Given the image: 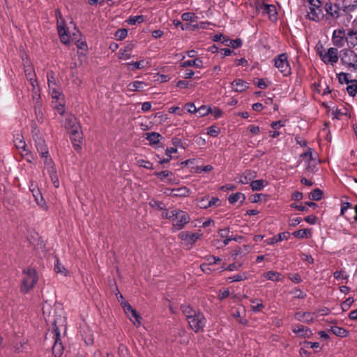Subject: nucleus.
<instances>
[{"mask_svg": "<svg viewBox=\"0 0 357 357\" xmlns=\"http://www.w3.org/2000/svg\"><path fill=\"white\" fill-rule=\"evenodd\" d=\"M38 281V276L35 269L27 268L23 271V279L21 284V291L28 293Z\"/></svg>", "mask_w": 357, "mask_h": 357, "instance_id": "obj_1", "label": "nucleus"}, {"mask_svg": "<svg viewBox=\"0 0 357 357\" xmlns=\"http://www.w3.org/2000/svg\"><path fill=\"white\" fill-rule=\"evenodd\" d=\"M190 220V215L187 212L180 209L174 208V218L172 219V231L182 229Z\"/></svg>", "mask_w": 357, "mask_h": 357, "instance_id": "obj_2", "label": "nucleus"}, {"mask_svg": "<svg viewBox=\"0 0 357 357\" xmlns=\"http://www.w3.org/2000/svg\"><path fill=\"white\" fill-rule=\"evenodd\" d=\"M190 328L195 333L204 331L206 324V319L202 312H198L193 317H190L187 320Z\"/></svg>", "mask_w": 357, "mask_h": 357, "instance_id": "obj_3", "label": "nucleus"}, {"mask_svg": "<svg viewBox=\"0 0 357 357\" xmlns=\"http://www.w3.org/2000/svg\"><path fill=\"white\" fill-rule=\"evenodd\" d=\"M340 57L343 65L357 71V54L354 51L344 49L341 51Z\"/></svg>", "mask_w": 357, "mask_h": 357, "instance_id": "obj_4", "label": "nucleus"}, {"mask_svg": "<svg viewBox=\"0 0 357 357\" xmlns=\"http://www.w3.org/2000/svg\"><path fill=\"white\" fill-rule=\"evenodd\" d=\"M286 54H281L275 58V66L280 70L284 76H288L291 74V68L287 60Z\"/></svg>", "mask_w": 357, "mask_h": 357, "instance_id": "obj_5", "label": "nucleus"}, {"mask_svg": "<svg viewBox=\"0 0 357 357\" xmlns=\"http://www.w3.org/2000/svg\"><path fill=\"white\" fill-rule=\"evenodd\" d=\"M121 306L125 312V313L128 315L130 320L133 323V324L139 327L141 326V317L137 312V311L132 308V307L126 301L121 302Z\"/></svg>", "mask_w": 357, "mask_h": 357, "instance_id": "obj_6", "label": "nucleus"}, {"mask_svg": "<svg viewBox=\"0 0 357 357\" xmlns=\"http://www.w3.org/2000/svg\"><path fill=\"white\" fill-rule=\"evenodd\" d=\"M202 236V233L201 232L192 233L188 231H183L178 235V237L183 241L185 245H190V247H192Z\"/></svg>", "mask_w": 357, "mask_h": 357, "instance_id": "obj_7", "label": "nucleus"}, {"mask_svg": "<svg viewBox=\"0 0 357 357\" xmlns=\"http://www.w3.org/2000/svg\"><path fill=\"white\" fill-rule=\"evenodd\" d=\"M319 54L322 61L326 64H334L338 61L337 50L334 47L328 49L327 52L324 53L323 52H319Z\"/></svg>", "mask_w": 357, "mask_h": 357, "instance_id": "obj_8", "label": "nucleus"}, {"mask_svg": "<svg viewBox=\"0 0 357 357\" xmlns=\"http://www.w3.org/2000/svg\"><path fill=\"white\" fill-rule=\"evenodd\" d=\"M257 9L258 11L261 12L263 15H268L271 20H276L277 12L275 6L259 3L257 6Z\"/></svg>", "mask_w": 357, "mask_h": 357, "instance_id": "obj_9", "label": "nucleus"}, {"mask_svg": "<svg viewBox=\"0 0 357 357\" xmlns=\"http://www.w3.org/2000/svg\"><path fill=\"white\" fill-rule=\"evenodd\" d=\"M33 139L35 142V146L40 155L48 154V149L44 139L37 131H33Z\"/></svg>", "mask_w": 357, "mask_h": 357, "instance_id": "obj_10", "label": "nucleus"}, {"mask_svg": "<svg viewBox=\"0 0 357 357\" xmlns=\"http://www.w3.org/2000/svg\"><path fill=\"white\" fill-rule=\"evenodd\" d=\"M14 143L15 147L21 151V153L23 155L27 156L26 160L31 162V158H32L31 153L26 150V144L24 139V137L20 135H17V136L14 139Z\"/></svg>", "mask_w": 357, "mask_h": 357, "instance_id": "obj_11", "label": "nucleus"}, {"mask_svg": "<svg viewBox=\"0 0 357 357\" xmlns=\"http://www.w3.org/2000/svg\"><path fill=\"white\" fill-rule=\"evenodd\" d=\"M54 344L52 347V354L54 357H61L63 351V346L60 342V333L59 329L56 328L54 329Z\"/></svg>", "mask_w": 357, "mask_h": 357, "instance_id": "obj_12", "label": "nucleus"}, {"mask_svg": "<svg viewBox=\"0 0 357 357\" xmlns=\"http://www.w3.org/2000/svg\"><path fill=\"white\" fill-rule=\"evenodd\" d=\"M24 73L27 77V79L29 80L30 84L32 86V90L35 96H38V98H40V94L38 93V90L36 89L37 82L35 79V73L33 70V68L31 66H25L24 68Z\"/></svg>", "mask_w": 357, "mask_h": 357, "instance_id": "obj_13", "label": "nucleus"}, {"mask_svg": "<svg viewBox=\"0 0 357 357\" xmlns=\"http://www.w3.org/2000/svg\"><path fill=\"white\" fill-rule=\"evenodd\" d=\"M292 331L298 337L302 338H310L312 335L311 330L302 325H294L292 326Z\"/></svg>", "mask_w": 357, "mask_h": 357, "instance_id": "obj_14", "label": "nucleus"}, {"mask_svg": "<svg viewBox=\"0 0 357 357\" xmlns=\"http://www.w3.org/2000/svg\"><path fill=\"white\" fill-rule=\"evenodd\" d=\"M346 36L344 29L335 30L333 33L332 41L333 44L337 47H342L344 46V38Z\"/></svg>", "mask_w": 357, "mask_h": 357, "instance_id": "obj_15", "label": "nucleus"}, {"mask_svg": "<svg viewBox=\"0 0 357 357\" xmlns=\"http://www.w3.org/2000/svg\"><path fill=\"white\" fill-rule=\"evenodd\" d=\"M64 126H65V128L68 131V132L74 130L75 129H78L80 127L76 118L73 115H71V114H68L66 116Z\"/></svg>", "mask_w": 357, "mask_h": 357, "instance_id": "obj_16", "label": "nucleus"}, {"mask_svg": "<svg viewBox=\"0 0 357 357\" xmlns=\"http://www.w3.org/2000/svg\"><path fill=\"white\" fill-rule=\"evenodd\" d=\"M257 177V173L255 171L248 169L245 170L238 176V182L242 184H248L252 181V179Z\"/></svg>", "mask_w": 357, "mask_h": 357, "instance_id": "obj_17", "label": "nucleus"}, {"mask_svg": "<svg viewBox=\"0 0 357 357\" xmlns=\"http://www.w3.org/2000/svg\"><path fill=\"white\" fill-rule=\"evenodd\" d=\"M294 317L296 320L306 324H310L314 321V314L307 312H296Z\"/></svg>", "mask_w": 357, "mask_h": 357, "instance_id": "obj_18", "label": "nucleus"}, {"mask_svg": "<svg viewBox=\"0 0 357 357\" xmlns=\"http://www.w3.org/2000/svg\"><path fill=\"white\" fill-rule=\"evenodd\" d=\"M301 157L303 158V159L306 160V162L307 163L306 165V169L308 171H310V172L317 171L316 167L314 165H313L312 167L310 165L311 162H314V160L313 156H312V149L311 148H308L306 152H305L301 155Z\"/></svg>", "mask_w": 357, "mask_h": 357, "instance_id": "obj_19", "label": "nucleus"}, {"mask_svg": "<svg viewBox=\"0 0 357 357\" xmlns=\"http://www.w3.org/2000/svg\"><path fill=\"white\" fill-rule=\"evenodd\" d=\"M232 89L236 92L245 91L249 86V84L243 79H236L231 82Z\"/></svg>", "mask_w": 357, "mask_h": 357, "instance_id": "obj_20", "label": "nucleus"}, {"mask_svg": "<svg viewBox=\"0 0 357 357\" xmlns=\"http://www.w3.org/2000/svg\"><path fill=\"white\" fill-rule=\"evenodd\" d=\"M133 49V45L130 44L121 49L118 53L119 59L128 60L130 58Z\"/></svg>", "mask_w": 357, "mask_h": 357, "instance_id": "obj_21", "label": "nucleus"}, {"mask_svg": "<svg viewBox=\"0 0 357 357\" xmlns=\"http://www.w3.org/2000/svg\"><path fill=\"white\" fill-rule=\"evenodd\" d=\"M345 40L349 48H352L357 45V31L349 30L345 36Z\"/></svg>", "mask_w": 357, "mask_h": 357, "instance_id": "obj_22", "label": "nucleus"}, {"mask_svg": "<svg viewBox=\"0 0 357 357\" xmlns=\"http://www.w3.org/2000/svg\"><path fill=\"white\" fill-rule=\"evenodd\" d=\"M324 9L326 13L332 17L337 18L339 17V8L331 2L326 3Z\"/></svg>", "mask_w": 357, "mask_h": 357, "instance_id": "obj_23", "label": "nucleus"}, {"mask_svg": "<svg viewBox=\"0 0 357 357\" xmlns=\"http://www.w3.org/2000/svg\"><path fill=\"white\" fill-rule=\"evenodd\" d=\"M289 236V234L288 232L280 233L278 235L274 236L272 238H269L268 239H266L264 242L267 245H273L275 243L282 241L283 240L288 239Z\"/></svg>", "mask_w": 357, "mask_h": 357, "instance_id": "obj_24", "label": "nucleus"}, {"mask_svg": "<svg viewBox=\"0 0 357 357\" xmlns=\"http://www.w3.org/2000/svg\"><path fill=\"white\" fill-rule=\"evenodd\" d=\"M69 133L70 134V139L73 142L74 146L79 147V144L81 142V139H82V133L80 130V128L75 129Z\"/></svg>", "mask_w": 357, "mask_h": 357, "instance_id": "obj_25", "label": "nucleus"}, {"mask_svg": "<svg viewBox=\"0 0 357 357\" xmlns=\"http://www.w3.org/2000/svg\"><path fill=\"white\" fill-rule=\"evenodd\" d=\"M357 7V0H342V10L345 13L354 11Z\"/></svg>", "mask_w": 357, "mask_h": 357, "instance_id": "obj_26", "label": "nucleus"}, {"mask_svg": "<svg viewBox=\"0 0 357 357\" xmlns=\"http://www.w3.org/2000/svg\"><path fill=\"white\" fill-rule=\"evenodd\" d=\"M167 191H170L169 195L173 197H186L190 192L189 189L186 187L176 189H167Z\"/></svg>", "mask_w": 357, "mask_h": 357, "instance_id": "obj_27", "label": "nucleus"}, {"mask_svg": "<svg viewBox=\"0 0 357 357\" xmlns=\"http://www.w3.org/2000/svg\"><path fill=\"white\" fill-rule=\"evenodd\" d=\"M33 98H37V100H38V96H36L35 95H33ZM34 109H35V114H36V119L38 121V122L42 123H43V121H44V115H43V112L42 111V107H41V105L40 103L38 102V100L36 101V103L34 106Z\"/></svg>", "mask_w": 357, "mask_h": 357, "instance_id": "obj_28", "label": "nucleus"}, {"mask_svg": "<svg viewBox=\"0 0 357 357\" xmlns=\"http://www.w3.org/2000/svg\"><path fill=\"white\" fill-rule=\"evenodd\" d=\"M155 175L162 181H164L165 178H167V183H172L174 181L173 173L170 171L167 170L160 172H155Z\"/></svg>", "mask_w": 357, "mask_h": 357, "instance_id": "obj_29", "label": "nucleus"}, {"mask_svg": "<svg viewBox=\"0 0 357 357\" xmlns=\"http://www.w3.org/2000/svg\"><path fill=\"white\" fill-rule=\"evenodd\" d=\"M146 86V84L141 81H135L128 85V88L130 91H142Z\"/></svg>", "mask_w": 357, "mask_h": 357, "instance_id": "obj_30", "label": "nucleus"}, {"mask_svg": "<svg viewBox=\"0 0 357 357\" xmlns=\"http://www.w3.org/2000/svg\"><path fill=\"white\" fill-rule=\"evenodd\" d=\"M181 66L183 68L188 66H195L197 68H203V61L200 59H195L194 60L185 61L181 63Z\"/></svg>", "mask_w": 357, "mask_h": 357, "instance_id": "obj_31", "label": "nucleus"}, {"mask_svg": "<svg viewBox=\"0 0 357 357\" xmlns=\"http://www.w3.org/2000/svg\"><path fill=\"white\" fill-rule=\"evenodd\" d=\"M267 182L263 179L252 181L250 183V187L253 191H259L262 190L266 185Z\"/></svg>", "mask_w": 357, "mask_h": 357, "instance_id": "obj_32", "label": "nucleus"}, {"mask_svg": "<svg viewBox=\"0 0 357 357\" xmlns=\"http://www.w3.org/2000/svg\"><path fill=\"white\" fill-rule=\"evenodd\" d=\"M292 235L298 238H308L311 237L312 233L310 229H303L295 231L294 232L292 233Z\"/></svg>", "mask_w": 357, "mask_h": 357, "instance_id": "obj_33", "label": "nucleus"}, {"mask_svg": "<svg viewBox=\"0 0 357 357\" xmlns=\"http://www.w3.org/2000/svg\"><path fill=\"white\" fill-rule=\"evenodd\" d=\"M146 139L150 142V144H155L159 142L161 135L159 133L152 132H147L145 134Z\"/></svg>", "mask_w": 357, "mask_h": 357, "instance_id": "obj_34", "label": "nucleus"}, {"mask_svg": "<svg viewBox=\"0 0 357 357\" xmlns=\"http://www.w3.org/2000/svg\"><path fill=\"white\" fill-rule=\"evenodd\" d=\"M245 199V196L244 194L241 192H236L234 194H231L229 198L228 201L230 204H235L238 201L243 202Z\"/></svg>", "mask_w": 357, "mask_h": 357, "instance_id": "obj_35", "label": "nucleus"}, {"mask_svg": "<svg viewBox=\"0 0 357 357\" xmlns=\"http://www.w3.org/2000/svg\"><path fill=\"white\" fill-rule=\"evenodd\" d=\"M57 30L61 41L64 44H67L68 43H69V36L67 34L66 26L61 27V26L60 25L59 28H58Z\"/></svg>", "mask_w": 357, "mask_h": 357, "instance_id": "obj_36", "label": "nucleus"}, {"mask_svg": "<svg viewBox=\"0 0 357 357\" xmlns=\"http://www.w3.org/2000/svg\"><path fill=\"white\" fill-rule=\"evenodd\" d=\"M281 274L278 272L270 271L264 273V277L268 280L280 281L281 280Z\"/></svg>", "mask_w": 357, "mask_h": 357, "instance_id": "obj_37", "label": "nucleus"}, {"mask_svg": "<svg viewBox=\"0 0 357 357\" xmlns=\"http://www.w3.org/2000/svg\"><path fill=\"white\" fill-rule=\"evenodd\" d=\"M347 91L351 96H356L357 93V79L350 81V83L347 84Z\"/></svg>", "mask_w": 357, "mask_h": 357, "instance_id": "obj_38", "label": "nucleus"}, {"mask_svg": "<svg viewBox=\"0 0 357 357\" xmlns=\"http://www.w3.org/2000/svg\"><path fill=\"white\" fill-rule=\"evenodd\" d=\"M181 310L184 315L185 316L186 320L189 319L190 317H193L194 314H195L199 311H196L193 310L190 306L189 305H182Z\"/></svg>", "mask_w": 357, "mask_h": 357, "instance_id": "obj_39", "label": "nucleus"}, {"mask_svg": "<svg viewBox=\"0 0 357 357\" xmlns=\"http://www.w3.org/2000/svg\"><path fill=\"white\" fill-rule=\"evenodd\" d=\"M250 301L252 303L251 308L252 311L257 312H260L264 308V305L261 299H252Z\"/></svg>", "mask_w": 357, "mask_h": 357, "instance_id": "obj_40", "label": "nucleus"}, {"mask_svg": "<svg viewBox=\"0 0 357 357\" xmlns=\"http://www.w3.org/2000/svg\"><path fill=\"white\" fill-rule=\"evenodd\" d=\"M331 331L333 334H335L337 336L344 337L347 335V331L342 327H339L337 326H332L331 328Z\"/></svg>", "mask_w": 357, "mask_h": 357, "instance_id": "obj_41", "label": "nucleus"}, {"mask_svg": "<svg viewBox=\"0 0 357 357\" xmlns=\"http://www.w3.org/2000/svg\"><path fill=\"white\" fill-rule=\"evenodd\" d=\"M48 173L52 179L54 186L56 188H59V178H58V176L56 174V169L52 168V169H49Z\"/></svg>", "mask_w": 357, "mask_h": 357, "instance_id": "obj_42", "label": "nucleus"}, {"mask_svg": "<svg viewBox=\"0 0 357 357\" xmlns=\"http://www.w3.org/2000/svg\"><path fill=\"white\" fill-rule=\"evenodd\" d=\"M323 192L319 188L314 189L309 195V198L312 200L319 201L321 199Z\"/></svg>", "mask_w": 357, "mask_h": 357, "instance_id": "obj_43", "label": "nucleus"}, {"mask_svg": "<svg viewBox=\"0 0 357 357\" xmlns=\"http://www.w3.org/2000/svg\"><path fill=\"white\" fill-rule=\"evenodd\" d=\"M144 21V17L143 15H137L133 17H130L127 20L128 23L131 25H135L136 24H140Z\"/></svg>", "mask_w": 357, "mask_h": 357, "instance_id": "obj_44", "label": "nucleus"}, {"mask_svg": "<svg viewBox=\"0 0 357 357\" xmlns=\"http://www.w3.org/2000/svg\"><path fill=\"white\" fill-rule=\"evenodd\" d=\"M307 17L312 21H317L319 19L318 13L316 11L314 7H310V11H307Z\"/></svg>", "mask_w": 357, "mask_h": 357, "instance_id": "obj_45", "label": "nucleus"}, {"mask_svg": "<svg viewBox=\"0 0 357 357\" xmlns=\"http://www.w3.org/2000/svg\"><path fill=\"white\" fill-rule=\"evenodd\" d=\"M40 156L43 158H44V163H45L46 168L47 169V171L49 169H52V168H55L54 165V162L52 160V158L50 157L49 153L45 154V155H40Z\"/></svg>", "mask_w": 357, "mask_h": 357, "instance_id": "obj_46", "label": "nucleus"}, {"mask_svg": "<svg viewBox=\"0 0 357 357\" xmlns=\"http://www.w3.org/2000/svg\"><path fill=\"white\" fill-rule=\"evenodd\" d=\"M57 100L53 101V107L59 114L63 115L65 112L64 104Z\"/></svg>", "mask_w": 357, "mask_h": 357, "instance_id": "obj_47", "label": "nucleus"}, {"mask_svg": "<svg viewBox=\"0 0 357 357\" xmlns=\"http://www.w3.org/2000/svg\"><path fill=\"white\" fill-rule=\"evenodd\" d=\"M54 271L57 273H61L65 275L67 274V271L65 267L59 263L58 258L56 257V264L54 265Z\"/></svg>", "mask_w": 357, "mask_h": 357, "instance_id": "obj_48", "label": "nucleus"}, {"mask_svg": "<svg viewBox=\"0 0 357 357\" xmlns=\"http://www.w3.org/2000/svg\"><path fill=\"white\" fill-rule=\"evenodd\" d=\"M50 93L53 99L59 100L61 96V92L58 86L50 87Z\"/></svg>", "mask_w": 357, "mask_h": 357, "instance_id": "obj_49", "label": "nucleus"}, {"mask_svg": "<svg viewBox=\"0 0 357 357\" xmlns=\"http://www.w3.org/2000/svg\"><path fill=\"white\" fill-rule=\"evenodd\" d=\"M220 200L218 197H213L210 200H207V204L202 205V208H207L213 206H219Z\"/></svg>", "mask_w": 357, "mask_h": 357, "instance_id": "obj_50", "label": "nucleus"}, {"mask_svg": "<svg viewBox=\"0 0 357 357\" xmlns=\"http://www.w3.org/2000/svg\"><path fill=\"white\" fill-rule=\"evenodd\" d=\"M47 82L49 88L52 86H57L56 83L55 78L54 77V73L52 71L47 72Z\"/></svg>", "mask_w": 357, "mask_h": 357, "instance_id": "obj_51", "label": "nucleus"}, {"mask_svg": "<svg viewBox=\"0 0 357 357\" xmlns=\"http://www.w3.org/2000/svg\"><path fill=\"white\" fill-rule=\"evenodd\" d=\"M128 34V31L125 29H118L115 33V37L117 40H123L124 39Z\"/></svg>", "mask_w": 357, "mask_h": 357, "instance_id": "obj_52", "label": "nucleus"}, {"mask_svg": "<svg viewBox=\"0 0 357 357\" xmlns=\"http://www.w3.org/2000/svg\"><path fill=\"white\" fill-rule=\"evenodd\" d=\"M196 18H197V17L192 13H184L181 15V19L183 21L195 22Z\"/></svg>", "mask_w": 357, "mask_h": 357, "instance_id": "obj_53", "label": "nucleus"}, {"mask_svg": "<svg viewBox=\"0 0 357 357\" xmlns=\"http://www.w3.org/2000/svg\"><path fill=\"white\" fill-rule=\"evenodd\" d=\"M174 214V208L172 210H164L162 212L161 216L162 218L169 219L172 221Z\"/></svg>", "mask_w": 357, "mask_h": 357, "instance_id": "obj_54", "label": "nucleus"}, {"mask_svg": "<svg viewBox=\"0 0 357 357\" xmlns=\"http://www.w3.org/2000/svg\"><path fill=\"white\" fill-rule=\"evenodd\" d=\"M220 128L216 126H210L207 128V134L211 137H216L220 133Z\"/></svg>", "mask_w": 357, "mask_h": 357, "instance_id": "obj_55", "label": "nucleus"}, {"mask_svg": "<svg viewBox=\"0 0 357 357\" xmlns=\"http://www.w3.org/2000/svg\"><path fill=\"white\" fill-rule=\"evenodd\" d=\"M137 162L139 167H142L146 169H153V164L149 161L144 160L143 159H139L137 160Z\"/></svg>", "mask_w": 357, "mask_h": 357, "instance_id": "obj_56", "label": "nucleus"}, {"mask_svg": "<svg viewBox=\"0 0 357 357\" xmlns=\"http://www.w3.org/2000/svg\"><path fill=\"white\" fill-rule=\"evenodd\" d=\"M33 196L35 197V201L36 202L37 204L39 206H40L42 208L47 210V208L46 203H45V201L44 200V199L41 196L40 197V198L38 197V196H36V195H33Z\"/></svg>", "mask_w": 357, "mask_h": 357, "instance_id": "obj_57", "label": "nucleus"}, {"mask_svg": "<svg viewBox=\"0 0 357 357\" xmlns=\"http://www.w3.org/2000/svg\"><path fill=\"white\" fill-rule=\"evenodd\" d=\"M128 65L132 66L133 69H142V68H145L144 60L134 62V63H128Z\"/></svg>", "mask_w": 357, "mask_h": 357, "instance_id": "obj_58", "label": "nucleus"}, {"mask_svg": "<svg viewBox=\"0 0 357 357\" xmlns=\"http://www.w3.org/2000/svg\"><path fill=\"white\" fill-rule=\"evenodd\" d=\"M209 111H210L209 108L203 105V106H201L199 108H198L197 109L196 112H197L199 114V116H204L208 114Z\"/></svg>", "mask_w": 357, "mask_h": 357, "instance_id": "obj_59", "label": "nucleus"}, {"mask_svg": "<svg viewBox=\"0 0 357 357\" xmlns=\"http://www.w3.org/2000/svg\"><path fill=\"white\" fill-rule=\"evenodd\" d=\"M292 294H294V297L297 298L303 299L307 296L305 293L298 289L294 290Z\"/></svg>", "mask_w": 357, "mask_h": 357, "instance_id": "obj_60", "label": "nucleus"}, {"mask_svg": "<svg viewBox=\"0 0 357 357\" xmlns=\"http://www.w3.org/2000/svg\"><path fill=\"white\" fill-rule=\"evenodd\" d=\"M289 278L294 283L298 284L302 282V279L298 273H294L292 275H290L289 276Z\"/></svg>", "mask_w": 357, "mask_h": 357, "instance_id": "obj_61", "label": "nucleus"}, {"mask_svg": "<svg viewBox=\"0 0 357 357\" xmlns=\"http://www.w3.org/2000/svg\"><path fill=\"white\" fill-rule=\"evenodd\" d=\"M242 45V41L241 39H235V40H231L229 41V46H231L234 48H238L240 47Z\"/></svg>", "mask_w": 357, "mask_h": 357, "instance_id": "obj_62", "label": "nucleus"}, {"mask_svg": "<svg viewBox=\"0 0 357 357\" xmlns=\"http://www.w3.org/2000/svg\"><path fill=\"white\" fill-rule=\"evenodd\" d=\"M338 78L340 82L342 81L345 82L347 84L350 83V81L348 78V74L344 73H341L338 75Z\"/></svg>", "mask_w": 357, "mask_h": 357, "instance_id": "obj_63", "label": "nucleus"}, {"mask_svg": "<svg viewBox=\"0 0 357 357\" xmlns=\"http://www.w3.org/2000/svg\"><path fill=\"white\" fill-rule=\"evenodd\" d=\"M301 259L305 261H306V262H307L308 264H313L314 263V259L310 255L302 254Z\"/></svg>", "mask_w": 357, "mask_h": 357, "instance_id": "obj_64", "label": "nucleus"}]
</instances>
